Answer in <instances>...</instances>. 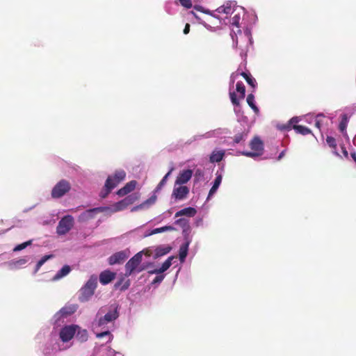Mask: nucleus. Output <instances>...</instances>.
<instances>
[{
    "label": "nucleus",
    "instance_id": "f257e3e1",
    "mask_svg": "<svg viewBox=\"0 0 356 356\" xmlns=\"http://www.w3.org/2000/svg\"><path fill=\"white\" fill-rule=\"evenodd\" d=\"M126 177V172L123 170L115 171L113 176H109L106 180L104 188L101 192V197L105 198L115 188L120 181H123Z\"/></svg>",
    "mask_w": 356,
    "mask_h": 356
},
{
    "label": "nucleus",
    "instance_id": "f03ea898",
    "mask_svg": "<svg viewBox=\"0 0 356 356\" xmlns=\"http://www.w3.org/2000/svg\"><path fill=\"white\" fill-rule=\"evenodd\" d=\"M143 251L136 253L125 264V277H129L134 273H140L145 269V267L141 266L143 260Z\"/></svg>",
    "mask_w": 356,
    "mask_h": 356
},
{
    "label": "nucleus",
    "instance_id": "7ed1b4c3",
    "mask_svg": "<svg viewBox=\"0 0 356 356\" xmlns=\"http://www.w3.org/2000/svg\"><path fill=\"white\" fill-rule=\"evenodd\" d=\"M97 285V278L92 275L85 285L80 289L79 300L81 302L88 301L94 294Z\"/></svg>",
    "mask_w": 356,
    "mask_h": 356
},
{
    "label": "nucleus",
    "instance_id": "20e7f679",
    "mask_svg": "<svg viewBox=\"0 0 356 356\" xmlns=\"http://www.w3.org/2000/svg\"><path fill=\"white\" fill-rule=\"evenodd\" d=\"M250 146L252 152L244 151L241 154L243 156L254 158L261 156L263 153L264 145L262 141L257 137H254L250 142Z\"/></svg>",
    "mask_w": 356,
    "mask_h": 356
},
{
    "label": "nucleus",
    "instance_id": "39448f33",
    "mask_svg": "<svg viewBox=\"0 0 356 356\" xmlns=\"http://www.w3.org/2000/svg\"><path fill=\"white\" fill-rule=\"evenodd\" d=\"M73 225V217L70 215L65 216L58 222L56 227V233L58 235H65L72 228Z\"/></svg>",
    "mask_w": 356,
    "mask_h": 356
},
{
    "label": "nucleus",
    "instance_id": "423d86ee",
    "mask_svg": "<svg viewBox=\"0 0 356 356\" xmlns=\"http://www.w3.org/2000/svg\"><path fill=\"white\" fill-rule=\"evenodd\" d=\"M71 188L69 181L62 179L58 181L51 191V196L54 198H60L65 195Z\"/></svg>",
    "mask_w": 356,
    "mask_h": 356
},
{
    "label": "nucleus",
    "instance_id": "0eeeda50",
    "mask_svg": "<svg viewBox=\"0 0 356 356\" xmlns=\"http://www.w3.org/2000/svg\"><path fill=\"white\" fill-rule=\"evenodd\" d=\"M138 199V195L136 193L127 195L123 200L115 203L113 205V211L118 212L124 210L129 205L134 204Z\"/></svg>",
    "mask_w": 356,
    "mask_h": 356
},
{
    "label": "nucleus",
    "instance_id": "6e6552de",
    "mask_svg": "<svg viewBox=\"0 0 356 356\" xmlns=\"http://www.w3.org/2000/svg\"><path fill=\"white\" fill-rule=\"evenodd\" d=\"M109 209L108 207H99L93 209H90L84 212L81 213L78 217V221L80 222H88V220L95 218V215L101 213L106 211Z\"/></svg>",
    "mask_w": 356,
    "mask_h": 356
},
{
    "label": "nucleus",
    "instance_id": "1a4fd4ad",
    "mask_svg": "<svg viewBox=\"0 0 356 356\" xmlns=\"http://www.w3.org/2000/svg\"><path fill=\"white\" fill-rule=\"evenodd\" d=\"M130 251L129 250H124L113 254L108 258L109 265L113 266L115 264H123L129 257Z\"/></svg>",
    "mask_w": 356,
    "mask_h": 356
},
{
    "label": "nucleus",
    "instance_id": "9d476101",
    "mask_svg": "<svg viewBox=\"0 0 356 356\" xmlns=\"http://www.w3.org/2000/svg\"><path fill=\"white\" fill-rule=\"evenodd\" d=\"M79 326L76 325H70L64 326L60 331V338L63 342H68L75 335Z\"/></svg>",
    "mask_w": 356,
    "mask_h": 356
},
{
    "label": "nucleus",
    "instance_id": "9b49d317",
    "mask_svg": "<svg viewBox=\"0 0 356 356\" xmlns=\"http://www.w3.org/2000/svg\"><path fill=\"white\" fill-rule=\"evenodd\" d=\"M236 90L239 93L238 99L236 97V95L234 92H229V97L232 103L234 106H239L240 102L239 99H243L245 95V87L244 84L241 81H238L236 85Z\"/></svg>",
    "mask_w": 356,
    "mask_h": 356
},
{
    "label": "nucleus",
    "instance_id": "f8f14e48",
    "mask_svg": "<svg viewBox=\"0 0 356 356\" xmlns=\"http://www.w3.org/2000/svg\"><path fill=\"white\" fill-rule=\"evenodd\" d=\"M119 316L118 307H114L110 309L104 316L98 320V325L102 326L117 319Z\"/></svg>",
    "mask_w": 356,
    "mask_h": 356
},
{
    "label": "nucleus",
    "instance_id": "ddd939ff",
    "mask_svg": "<svg viewBox=\"0 0 356 356\" xmlns=\"http://www.w3.org/2000/svg\"><path fill=\"white\" fill-rule=\"evenodd\" d=\"M193 171L191 170H184L179 172L177 177L175 184L181 185L186 184L192 177Z\"/></svg>",
    "mask_w": 356,
    "mask_h": 356
},
{
    "label": "nucleus",
    "instance_id": "4468645a",
    "mask_svg": "<svg viewBox=\"0 0 356 356\" xmlns=\"http://www.w3.org/2000/svg\"><path fill=\"white\" fill-rule=\"evenodd\" d=\"M188 193H189V189L187 186H180L179 187H175L173 189L172 195L176 200H181L186 197Z\"/></svg>",
    "mask_w": 356,
    "mask_h": 356
},
{
    "label": "nucleus",
    "instance_id": "2eb2a0df",
    "mask_svg": "<svg viewBox=\"0 0 356 356\" xmlns=\"http://www.w3.org/2000/svg\"><path fill=\"white\" fill-rule=\"evenodd\" d=\"M136 185H137V181L135 180H132V181L127 183L124 187L119 189L117 191V194L119 196H124V195H127L128 193H131V191H133L136 188Z\"/></svg>",
    "mask_w": 356,
    "mask_h": 356
},
{
    "label": "nucleus",
    "instance_id": "dca6fc26",
    "mask_svg": "<svg viewBox=\"0 0 356 356\" xmlns=\"http://www.w3.org/2000/svg\"><path fill=\"white\" fill-rule=\"evenodd\" d=\"M176 257L174 256L169 257L161 265V268L159 269H154L153 270H149V274H161L162 273L166 271L172 265V261Z\"/></svg>",
    "mask_w": 356,
    "mask_h": 356
},
{
    "label": "nucleus",
    "instance_id": "f3484780",
    "mask_svg": "<svg viewBox=\"0 0 356 356\" xmlns=\"http://www.w3.org/2000/svg\"><path fill=\"white\" fill-rule=\"evenodd\" d=\"M115 277V273L110 270H104L99 275V281L102 284H107Z\"/></svg>",
    "mask_w": 356,
    "mask_h": 356
},
{
    "label": "nucleus",
    "instance_id": "a211bd4d",
    "mask_svg": "<svg viewBox=\"0 0 356 356\" xmlns=\"http://www.w3.org/2000/svg\"><path fill=\"white\" fill-rule=\"evenodd\" d=\"M196 213H197V211L195 208L187 207V208H184V209L177 211L175 213V217L177 218L179 216H186L188 217H193L196 214Z\"/></svg>",
    "mask_w": 356,
    "mask_h": 356
},
{
    "label": "nucleus",
    "instance_id": "6ab92c4d",
    "mask_svg": "<svg viewBox=\"0 0 356 356\" xmlns=\"http://www.w3.org/2000/svg\"><path fill=\"white\" fill-rule=\"evenodd\" d=\"M224 156H225L224 150L215 149L213 151V152L210 155L209 160L211 163H218L222 160Z\"/></svg>",
    "mask_w": 356,
    "mask_h": 356
},
{
    "label": "nucleus",
    "instance_id": "aec40b11",
    "mask_svg": "<svg viewBox=\"0 0 356 356\" xmlns=\"http://www.w3.org/2000/svg\"><path fill=\"white\" fill-rule=\"evenodd\" d=\"M216 11L218 13H224V14H232L234 11V4L232 2H227L225 4L220 6L216 9Z\"/></svg>",
    "mask_w": 356,
    "mask_h": 356
},
{
    "label": "nucleus",
    "instance_id": "412c9836",
    "mask_svg": "<svg viewBox=\"0 0 356 356\" xmlns=\"http://www.w3.org/2000/svg\"><path fill=\"white\" fill-rule=\"evenodd\" d=\"M171 247L169 245L166 246H159L155 249V258L161 257L167 254L171 250Z\"/></svg>",
    "mask_w": 356,
    "mask_h": 356
},
{
    "label": "nucleus",
    "instance_id": "4be33fe9",
    "mask_svg": "<svg viewBox=\"0 0 356 356\" xmlns=\"http://www.w3.org/2000/svg\"><path fill=\"white\" fill-rule=\"evenodd\" d=\"M341 119L339 124V129L342 134H343L346 131V128L349 122V117L348 114L343 113L341 115Z\"/></svg>",
    "mask_w": 356,
    "mask_h": 356
},
{
    "label": "nucleus",
    "instance_id": "5701e85b",
    "mask_svg": "<svg viewBox=\"0 0 356 356\" xmlns=\"http://www.w3.org/2000/svg\"><path fill=\"white\" fill-rule=\"evenodd\" d=\"M71 271V268L70 266L68 265H65L64 266H63V268L59 270L58 271V273L54 275V278H53V280H58L65 276H66L67 275H68L70 273V272Z\"/></svg>",
    "mask_w": 356,
    "mask_h": 356
},
{
    "label": "nucleus",
    "instance_id": "b1692460",
    "mask_svg": "<svg viewBox=\"0 0 356 356\" xmlns=\"http://www.w3.org/2000/svg\"><path fill=\"white\" fill-rule=\"evenodd\" d=\"M76 339L80 342H85L88 340V332L86 330L81 329L79 327L77 329L74 335Z\"/></svg>",
    "mask_w": 356,
    "mask_h": 356
},
{
    "label": "nucleus",
    "instance_id": "393cba45",
    "mask_svg": "<svg viewBox=\"0 0 356 356\" xmlns=\"http://www.w3.org/2000/svg\"><path fill=\"white\" fill-rule=\"evenodd\" d=\"M156 196L155 195H154L151 196L149 199H147V200L143 202L142 204H140L139 206L134 207L131 209V211H135L138 209H143V208H145V207L152 205L156 202Z\"/></svg>",
    "mask_w": 356,
    "mask_h": 356
},
{
    "label": "nucleus",
    "instance_id": "a878e982",
    "mask_svg": "<svg viewBox=\"0 0 356 356\" xmlns=\"http://www.w3.org/2000/svg\"><path fill=\"white\" fill-rule=\"evenodd\" d=\"M293 129L297 134L305 136L312 134V130L302 125L293 124Z\"/></svg>",
    "mask_w": 356,
    "mask_h": 356
},
{
    "label": "nucleus",
    "instance_id": "bb28decb",
    "mask_svg": "<svg viewBox=\"0 0 356 356\" xmlns=\"http://www.w3.org/2000/svg\"><path fill=\"white\" fill-rule=\"evenodd\" d=\"M175 224L181 227L184 232H188L190 229L189 222L186 218H179L175 220Z\"/></svg>",
    "mask_w": 356,
    "mask_h": 356
},
{
    "label": "nucleus",
    "instance_id": "cd10ccee",
    "mask_svg": "<svg viewBox=\"0 0 356 356\" xmlns=\"http://www.w3.org/2000/svg\"><path fill=\"white\" fill-rule=\"evenodd\" d=\"M222 177L221 175H218L216 176L214 183L209 191V197L211 196L213 194H214L216 192L218 188L219 187V186L222 181Z\"/></svg>",
    "mask_w": 356,
    "mask_h": 356
},
{
    "label": "nucleus",
    "instance_id": "c85d7f7f",
    "mask_svg": "<svg viewBox=\"0 0 356 356\" xmlns=\"http://www.w3.org/2000/svg\"><path fill=\"white\" fill-rule=\"evenodd\" d=\"M241 75L245 79L246 82L253 88L256 87L257 82L254 78L250 73L242 72Z\"/></svg>",
    "mask_w": 356,
    "mask_h": 356
},
{
    "label": "nucleus",
    "instance_id": "c756f323",
    "mask_svg": "<svg viewBox=\"0 0 356 356\" xmlns=\"http://www.w3.org/2000/svg\"><path fill=\"white\" fill-rule=\"evenodd\" d=\"M246 101L249 106L254 111V113H258L259 110V108L254 104V95L249 94L247 97Z\"/></svg>",
    "mask_w": 356,
    "mask_h": 356
},
{
    "label": "nucleus",
    "instance_id": "7c9ffc66",
    "mask_svg": "<svg viewBox=\"0 0 356 356\" xmlns=\"http://www.w3.org/2000/svg\"><path fill=\"white\" fill-rule=\"evenodd\" d=\"M327 144L334 149L333 152L335 155L339 156V153L337 151V141L336 139L332 136H327L326 138Z\"/></svg>",
    "mask_w": 356,
    "mask_h": 356
},
{
    "label": "nucleus",
    "instance_id": "2f4dec72",
    "mask_svg": "<svg viewBox=\"0 0 356 356\" xmlns=\"http://www.w3.org/2000/svg\"><path fill=\"white\" fill-rule=\"evenodd\" d=\"M188 245H189V243L187 242L180 247L179 259L181 261H184L187 256Z\"/></svg>",
    "mask_w": 356,
    "mask_h": 356
},
{
    "label": "nucleus",
    "instance_id": "473e14b6",
    "mask_svg": "<svg viewBox=\"0 0 356 356\" xmlns=\"http://www.w3.org/2000/svg\"><path fill=\"white\" fill-rule=\"evenodd\" d=\"M247 136L248 132L246 131H243L241 133L236 134L234 137V143L238 144L242 141H244L247 138Z\"/></svg>",
    "mask_w": 356,
    "mask_h": 356
},
{
    "label": "nucleus",
    "instance_id": "72a5a7b5",
    "mask_svg": "<svg viewBox=\"0 0 356 356\" xmlns=\"http://www.w3.org/2000/svg\"><path fill=\"white\" fill-rule=\"evenodd\" d=\"M175 229V227H173L172 226H164V227L156 228V229H154L152 231V234L161 233L165 231H173Z\"/></svg>",
    "mask_w": 356,
    "mask_h": 356
},
{
    "label": "nucleus",
    "instance_id": "f704fd0d",
    "mask_svg": "<svg viewBox=\"0 0 356 356\" xmlns=\"http://www.w3.org/2000/svg\"><path fill=\"white\" fill-rule=\"evenodd\" d=\"M32 243V240H29L28 241H26L24 243H22L21 244L17 245L15 246V248L13 249L14 251H20L26 248L27 246L30 245Z\"/></svg>",
    "mask_w": 356,
    "mask_h": 356
},
{
    "label": "nucleus",
    "instance_id": "c9c22d12",
    "mask_svg": "<svg viewBox=\"0 0 356 356\" xmlns=\"http://www.w3.org/2000/svg\"><path fill=\"white\" fill-rule=\"evenodd\" d=\"M51 257V255H45L40 260H39L36 264L35 271H38L40 267Z\"/></svg>",
    "mask_w": 356,
    "mask_h": 356
},
{
    "label": "nucleus",
    "instance_id": "e433bc0d",
    "mask_svg": "<svg viewBox=\"0 0 356 356\" xmlns=\"http://www.w3.org/2000/svg\"><path fill=\"white\" fill-rule=\"evenodd\" d=\"M324 117H325L324 115L322 113L318 114L316 117L315 127L319 129H321L322 124H323L322 118H323Z\"/></svg>",
    "mask_w": 356,
    "mask_h": 356
},
{
    "label": "nucleus",
    "instance_id": "4c0bfd02",
    "mask_svg": "<svg viewBox=\"0 0 356 356\" xmlns=\"http://www.w3.org/2000/svg\"><path fill=\"white\" fill-rule=\"evenodd\" d=\"M108 337V341H111L113 339V335L111 334L109 331H104L100 333H97L96 337L97 338H103L104 337Z\"/></svg>",
    "mask_w": 356,
    "mask_h": 356
},
{
    "label": "nucleus",
    "instance_id": "58836bf2",
    "mask_svg": "<svg viewBox=\"0 0 356 356\" xmlns=\"http://www.w3.org/2000/svg\"><path fill=\"white\" fill-rule=\"evenodd\" d=\"M75 310H76V309L74 307H69V308L64 307L60 309V312L62 313V314L70 315V314H73L75 312Z\"/></svg>",
    "mask_w": 356,
    "mask_h": 356
},
{
    "label": "nucleus",
    "instance_id": "ea45409f",
    "mask_svg": "<svg viewBox=\"0 0 356 356\" xmlns=\"http://www.w3.org/2000/svg\"><path fill=\"white\" fill-rule=\"evenodd\" d=\"M277 127L281 131H289L291 129V126H290L289 122L286 124H279Z\"/></svg>",
    "mask_w": 356,
    "mask_h": 356
},
{
    "label": "nucleus",
    "instance_id": "a19ab883",
    "mask_svg": "<svg viewBox=\"0 0 356 356\" xmlns=\"http://www.w3.org/2000/svg\"><path fill=\"white\" fill-rule=\"evenodd\" d=\"M167 181V176H164L155 188V192H159Z\"/></svg>",
    "mask_w": 356,
    "mask_h": 356
},
{
    "label": "nucleus",
    "instance_id": "79ce46f5",
    "mask_svg": "<svg viewBox=\"0 0 356 356\" xmlns=\"http://www.w3.org/2000/svg\"><path fill=\"white\" fill-rule=\"evenodd\" d=\"M239 21H240V16L239 15H235L232 18V20L230 22V23L236 26V27H239Z\"/></svg>",
    "mask_w": 356,
    "mask_h": 356
},
{
    "label": "nucleus",
    "instance_id": "37998d69",
    "mask_svg": "<svg viewBox=\"0 0 356 356\" xmlns=\"http://www.w3.org/2000/svg\"><path fill=\"white\" fill-rule=\"evenodd\" d=\"M181 5L186 8H191L193 6L191 0H179Z\"/></svg>",
    "mask_w": 356,
    "mask_h": 356
},
{
    "label": "nucleus",
    "instance_id": "c03bdc74",
    "mask_svg": "<svg viewBox=\"0 0 356 356\" xmlns=\"http://www.w3.org/2000/svg\"><path fill=\"white\" fill-rule=\"evenodd\" d=\"M28 261V259L26 258H21L16 261H13V263L16 266H19L24 265Z\"/></svg>",
    "mask_w": 356,
    "mask_h": 356
},
{
    "label": "nucleus",
    "instance_id": "a18cd8bd",
    "mask_svg": "<svg viewBox=\"0 0 356 356\" xmlns=\"http://www.w3.org/2000/svg\"><path fill=\"white\" fill-rule=\"evenodd\" d=\"M300 119L299 117H293L291 118L288 122L290 124V126H291V129H293V124H297L300 122Z\"/></svg>",
    "mask_w": 356,
    "mask_h": 356
},
{
    "label": "nucleus",
    "instance_id": "49530a36",
    "mask_svg": "<svg viewBox=\"0 0 356 356\" xmlns=\"http://www.w3.org/2000/svg\"><path fill=\"white\" fill-rule=\"evenodd\" d=\"M164 277L165 276L163 275H159L156 276L152 281V284H156V283L161 282L163 280Z\"/></svg>",
    "mask_w": 356,
    "mask_h": 356
},
{
    "label": "nucleus",
    "instance_id": "de8ad7c7",
    "mask_svg": "<svg viewBox=\"0 0 356 356\" xmlns=\"http://www.w3.org/2000/svg\"><path fill=\"white\" fill-rule=\"evenodd\" d=\"M194 9L196 10L204 13H209L207 10H204L203 7H202L201 6H194Z\"/></svg>",
    "mask_w": 356,
    "mask_h": 356
},
{
    "label": "nucleus",
    "instance_id": "09e8293b",
    "mask_svg": "<svg viewBox=\"0 0 356 356\" xmlns=\"http://www.w3.org/2000/svg\"><path fill=\"white\" fill-rule=\"evenodd\" d=\"M129 284H130L129 280H127L124 282V284H123V286H122L121 290L124 291V290L127 289L129 286Z\"/></svg>",
    "mask_w": 356,
    "mask_h": 356
},
{
    "label": "nucleus",
    "instance_id": "8fccbe9b",
    "mask_svg": "<svg viewBox=\"0 0 356 356\" xmlns=\"http://www.w3.org/2000/svg\"><path fill=\"white\" fill-rule=\"evenodd\" d=\"M184 31V34H188V33H189V31H190V24H188V23H187V24L185 25V27H184V31Z\"/></svg>",
    "mask_w": 356,
    "mask_h": 356
},
{
    "label": "nucleus",
    "instance_id": "3c124183",
    "mask_svg": "<svg viewBox=\"0 0 356 356\" xmlns=\"http://www.w3.org/2000/svg\"><path fill=\"white\" fill-rule=\"evenodd\" d=\"M341 149H342V152H343V155L346 157H348V151L346 150V147L343 145L341 146Z\"/></svg>",
    "mask_w": 356,
    "mask_h": 356
},
{
    "label": "nucleus",
    "instance_id": "603ef678",
    "mask_svg": "<svg viewBox=\"0 0 356 356\" xmlns=\"http://www.w3.org/2000/svg\"><path fill=\"white\" fill-rule=\"evenodd\" d=\"M350 155L354 161L356 163V152H351Z\"/></svg>",
    "mask_w": 356,
    "mask_h": 356
},
{
    "label": "nucleus",
    "instance_id": "864d4df0",
    "mask_svg": "<svg viewBox=\"0 0 356 356\" xmlns=\"http://www.w3.org/2000/svg\"><path fill=\"white\" fill-rule=\"evenodd\" d=\"M202 175V173L201 170H199V169H198V170H197L195 171V177H197V175L200 176V175Z\"/></svg>",
    "mask_w": 356,
    "mask_h": 356
},
{
    "label": "nucleus",
    "instance_id": "5fc2aeb1",
    "mask_svg": "<svg viewBox=\"0 0 356 356\" xmlns=\"http://www.w3.org/2000/svg\"><path fill=\"white\" fill-rule=\"evenodd\" d=\"M174 168H172L169 172L165 175V176H167V179L169 177V176L170 175L171 172L173 171Z\"/></svg>",
    "mask_w": 356,
    "mask_h": 356
},
{
    "label": "nucleus",
    "instance_id": "6e6d98bb",
    "mask_svg": "<svg viewBox=\"0 0 356 356\" xmlns=\"http://www.w3.org/2000/svg\"><path fill=\"white\" fill-rule=\"evenodd\" d=\"M124 281V279L122 278L118 283L115 284V286H120L122 282Z\"/></svg>",
    "mask_w": 356,
    "mask_h": 356
},
{
    "label": "nucleus",
    "instance_id": "4d7b16f0",
    "mask_svg": "<svg viewBox=\"0 0 356 356\" xmlns=\"http://www.w3.org/2000/svg\"><path fill=\"white\" fill-rule=\"evenodd\" d=\"M191 13L195 17V18H198L197 15H196V13L194 12V11H191Z\"/></svg>",
    "mask_w": 356,
    "mask_h": 356
},
{
    "label": "nucleus",
    "instance_id": "13d9d810",
    "mask_svg": "<svg viewBox=\"0 0 356 356\" xmlns=\"http://www.w3.org/2000/svg\"><path fill=\"white\" fill-rule=\"evenodd\" d=\"M282 154H283V152L280 154L279 158H281V156H282Z\"/></svg>",
    "mask_w": 356,
    "mask_h": 356
}]
</instances>
